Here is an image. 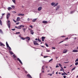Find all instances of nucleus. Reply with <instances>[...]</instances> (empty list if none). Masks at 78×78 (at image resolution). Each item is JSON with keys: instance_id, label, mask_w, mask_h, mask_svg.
Wrapping results in <instances>:
<instances>
[{"instance_id": "nucleus-1", "label": "nucleus", "mask_w": 78, "mask_h": 78, "mask_svg": "<svg viewBox=\"0 0 78 78\" xmlns=\"http://www.w3.org/2000/svg\"><path fill=\"white\" fill-rule=\"evenodd\" d=\"M13 59L14 60L16 61L17 59L18 61H19L20 62V59H19V58H18L15 55V54H13Z\"/></svg>"}, {"instance_id": "nucleus-2", "label": "nucleus", "mask_w": 78, "mask_h": 78, "mask_svg": "<svg viewBox=\"0 0 78 78\" xmlns=\"http://www.w3.org/2000/svg\"><path fill=\"white\" fill-rule=\"evenodd\" d=\"M7 25H8L9 28H10V27L11 26V22H10V21H8V23H7Z\"/></svg>"}, {"instance_id": "nucleus-3", "label": "nucleus", "mask_w": 78, "mask_h": 78, "mask_svg": "<svg viewBox=\"0 0 78 78\" xmlns=\"http://www.w3.org/2000/svg\"><path fill=\"white\" fill-rule=\"evenodd\" d=\"M10 15L11 14L9 13L6 15V18L7 19H9V16H10Z\"/></svg>"}, {"instance_id": "nucleus-4", "label": "nucleus", "mask_w": 78, "mask_h": 78, "mask_svg": "<svg viewBox=\"0 0 78 78\" xmlns=\"http://www.w3.org/2000/svg\"><path fill=\"white\" fill-rule=\"evenodd\" d=\"M34 44L35 45H39V44L36 42V41H34Z\"/></svg>"}, {"instance_id": "nucleus-5", "label": "nucleus", "mask_w": 78, "mask_h": 78, "mask_svg": "<svg viewBox=\"0 0 78 78\" xmlns=\"http://www.w3.org/2000/svg\"><path fill=\"white\" fill-rule=\"evenodd\" d=\"M68 51V50L67 49H65L63 50V53H66Z\"/></svg>"}, {"instance_id": "nucleus-6", "label": "nucleus", "mask_w": 78, "mask_h": 78, "mask_svg": "<svg viewBox=\"0 0 78 78\" xmlns=\"http://www.w3.org/2000/svg\"><path fill=\"white\" fill-rule=\"evenodd\" d=\"M25 39H27L28 41H30V38L29 37H25Z\"/></svg>"}, {"instance_id": "nucleus-7", "label": "nucleus", "mask_w": 78, "mask_h": 78, "mask_svg": "<svg viewBox=\"0 0 78 78\" xmlns=\"http://www.w3.org/2000/svg\"><path fill=\"white\" fill-rule=\"evenodd\" d=\"M59 8H60V6L58 5V6H57V7L55 11H57V10H58V9H59Z\"/></svg>"}, {"instance_id": "nucleus-8", "label": "nucleus", "mask_w": 78, "mask_h": 78, "mask_svg": "<svg viewBox=\"0 0 78 78\" xmlns=\"http://www.w3.org/2000/svg\"><path fill=\"white\" fill-rule=\"evenodd\" d=\"M27 76L28 77H29L30 78H32V77H31V75H30V74H28L27 75Z\"/></svg>"}, {"instance_id": "nucleus-9", "label": "nucleus", "mask_w": 78, "mask_h": 78, "mask_svg": "<svg viewBox=\"0 0 78 78\" xmlns=\"http://www.w3.org/2000/svg\"><path fill=\"white\" fill-rule=\"evenodd\" d=\"M30 32L31 33V34H32L33 35V34H34V32H33V30H30Z\"/></svg>"}, {"instance_id": "nucleus-10", "label": "nucleus", "mask_w": 78, "mask_h": 78, "mask_svg": "<svg viewBox=\"0 0 78 78\" xmlns=\"http://www.w3.org/2000/svg\"><path fill=\"white\" fill-rule=\"evenodd\" d=\"M0 45L1 46H3L4 47H5V45L4 44H3V43L1 42H0Z\"/></svg>"}, {"instance_id": "nucleus-11", "label": "nucleus", "mask_w": 78, "mask_h": 78, "mask_svg": "<svg viewBox=\"0 0 78 78\" xmlns=\"http://www.w3.org/2000/svg\"><path fill=\"white\" fill-rule=\"evenodd\" d=\"M25 27V26L21 25L20 26V29H21V28H24V27Z\"/></svg>"}, {"instance_id": "nucleus-12", "label": "nucleus", "mask_w": 78, "mask_h": 78, "mask_svg": "<svg viewBox=\"0 0 78 78\" xmlns=\"http://www.w3.org/2000/svg\"><path fill=\"white\" fill-rule=\"evenodd\" d=\"M45 37H42L41 38V39L42 40V41H44V39H45Z\"/></svg>"}, {"instance_id": "nucleus-13", "label": "nucleus", "mask_w": 78, "mask_h": 78, "mask_svg": "<svg viewBox=\"0 0 78 78\" xmlns=\"http://www.w3.org/2000/svg\"><path fill=\"white\" fill-rule=\"evenodd\" d=\"M41 9H42V7H40L38 9V10L39 11H41Z\"/></svg>"}, {"instance_id": "nucleus-14", "label": "nucleus", "mask_w": 78, "mask_h": 78, "mask_svg": "<svg viewBox=\"0 0 78 78\" xmlns=\"http://www.w3.org/2000/svg\"><path fill=\"white\" fill-rule=\"evenodd\" d=\"M19 20H20V17H18L17 18V19H16V21L17 22H19Z\"/></svg>"}, {"instance_id": "nucleus-15", "label": "nucleus", "mask_w": 78, "mask_h": 78, "mask_svg": "<svg viewBox=\"0 0 78 78\" xmlns=\"http://www.w3.org/2000/svg\"><path fill=\"white\" fill-rule=\"evenodd\" d=\"M42 23H47L48 22L46 21H43L42 22Z\"/></svg>"}, {"instance_id": "nucleus-16", "label": "nucleus", "mask_w": 78, "mask_h": 78, "mask_svg": "<svg viewBox=\"0 0 78 78\" xmlns=\"http://www.w3.org/2000/svg\"><path fill=\"white\" fill-rule=\"evenodd\" d=\"M73 52H78V50L74 49L73 51Z\"/></svg>"}, {"instance_id": "nucleus-17", "label": "nucleus", "mask_w": 78, "mask_h": 78, "mask_svg": "<svg viewBox=\"0 0 78 78\" xmlns=\"http://www.w3.org/2000/svg\"><path fill=\"white\" fill-rule=\"evenodd\" d=\"M37 20V19H34L33 20L32 22H35L36 21V20Z\"/></svg>"}, {"instance_id": "nucleus-18", "label": "nucleus", "mask_w": 78, "mask_h": 78, "mask_svg": "<svg viewBox=\"0 0 78 78\" xmlns=\"http://www.w3.org/2000/svg\"><path fill=\"white\" fill-rule=\"evenodd\" d=\"M8 10L10 11L11 9H12V8L11 7H8Z\"/></svg>"}, {"instance_id": "nucleus-19", "label": "nucleus", "mask_w": 78, "mask_h": 78, "mask_svg": "<svg viewBox=\"0 0 78 78\" xmlns=\"http://www.w3.org/2000/svg\"><path fill=\"white\" fill-rule=\"evenodd\" d=\"M24 31V33H25V31L27 30V28H24L23 29Z\"/></svg>"}, {"instance_id": "nucleus-20", "label": "nucleus", "mask_w": 78, "mask_h": 78, "mask_svg": "<svg viewBox=\"0 0 78 78\" xmlns=\"http://www.w3.org/2000/svg\"><path fill=\"white\" fill-rule=\"evenodd\" d=\"M55 5V3L54 2H52L51 3V5L52 6H54V5Z\"/></svg>"}, {"instance_id": "nucleus-21", "label": "nucleus", "mask_w": 78, "mask_h": 78, "mask_svg": "<svg viewBox=\"0 0 78 78\" xmlns=\"http://www.w3.org/2000/svg\"><path fill=\"white\" fill-rule=\"evenodd\" d=\"M6 45L7 47H9V45L8 44V42H6Z\"/></svg>"}, {"instance_id": "nucleus-22", "label": "nucleus", "mask_w": 78, "mask_h": 78, "mask_svg": "<svg viewBox=\"0 0 78 78\" xmlns=\"http://www.w3.org/2000/svg\"><path fill=\"white\" fill-rule=\"evenodd\" d=\"M0 25L2 26V20H0Z\"/></svg>"}, {"instance_id": "nucleus-23", "label": "nucleus", "mask_w": 78, "mask_h": 78, "mask_svg": "<svg viewBox=\"0 0 78 78\" xmlns=\"http://www.w3.org/2000/svg\"><path fill=\"white\" fill-rule=\"evenodd\" d=\"M9 53H10V54H11V55H13V52H12L9 51Z\"/></svg>"}, {"instance_id": "nucleus-24", "label": "nucleus", "mask_w": 78, "mask_h": 78, "mask_svg": "<svg viewBox=\"0 0 78 78\" xmlns=\"http://www.w3.org/2000/svg\"><path fill=\"white\" fill-rule=\"evenodd\" d=\"M21 39H22L23 40H25V38H24L23 37H21Z\"/></svg>"}, {"instance_id": "nucleus-25", "label": "nucleus", "mask_w": 78, "mask_h": 78, "mask_svg": "<svg viewBox=\"0 0 78 78\" xmlns=\"http://www.w3.org/2000/svg\"><path fill=\"white\" fill-rule=\"evenodd\" d=\"M58 5V3H56L54 7H55V6H57V5Z\"/></svg>"}, {"instance_id": "nucleus-26", "label": "nucleus", "mask_w": 78, "mask_h": 78, "mask_svg": "<svg viewBox=\"0 0 78 78\" xmlns=\"http://www.w3.org/2000/svg\"><path fill=\"white\" fill-rule=\"evenodd\" d=\"M76 68V67H74V68H73V69L71 70V71H73L74 70H75Z\"/></svg>"}, {"instance_id": "nucleus-27", "label": "nucleus", "mask_w": 78, "mask_h": 78, "mask_svg": "<svg viewBox=\"0 0 78 78\" xmlns=\"http://www.w3.org/2000/svg\"><path fill=\"white\" fill-rule=\"evenodd\" d=\"M44 66H43L42 67V70H44Z\"/></svg>"}, {"instance_id": "nucleus-28", "label": "nucleus", "mask_w": 78, "mask_h": 78, "mask_svg": "<svg viewBox=\"0 0 78 78\" xmlns=\"http://www.w3.org/2000/svg\"><path fill=\"white\" fill-rule=\"evenodd\" d=\"M74 12L75 11H72L70 12V13L72 14L73 13V12Z\"/></svg>"}, {"instance_id": "nucleus-29", "label": "nucleus", "mask_w": 78, "mask_h": 78, "mask_svg": "<svg viewBox=\"0 0 78 78\" xmlns=\"http://www.w3.org/2000/svg\"><path fill=\"white\" fill-rule=\"evenodd\" d=\"M15 28H18V29H20V26H19L18 27L16 26L15 27Z\"/></svg>"}, {"instance_id": "nucleus-30", "label": "nucleus", "mask_w": 78, "mask_h": 78, "mask_svg": "<svg viewBox=\"0 0 78 78\" xmlns=\"http://www.w3.org/2000/svg\"><path fill=\"white\" fill-rule=\"evenodd\" d=\"M45 45L46 46V47H48V44H47V43H46L45 44Z\"/></svg>"}, {"instance_id": "nucleus-31", "label": "nucleus", "mask_w": 78, "mask_h": 78, "mask_svg": "<svg viewBox=\"0 0 78 78\" xmlns=\"http://www.w3.org/2000/svg\"><path fill=\"white\" fill-rule=\"evenodd\" d=\"M0 33H3V31H2L1 29H0Z\"/></svg>"}, {"instance_id": "nucleus-32", "label": "nucleus", "mask_w": 78, "mask_h": 78, "mask_svg": "<svg viewBox=\"0 0 78 78\" xmlns=\"http://www.w3.org/2000/svg\"><path fill=\"white\" fill-rule=\"evenodd\" d=\"M12 1L14 3H16V0H12Z\"/></svg>"}, {"instance_id": "nucleus-33", "label": "nucleus", "mask_w": 78, "mask_h": 78, "mask_svg": "<svg viewBox=\"0 0 78 78\" xmlns=\"http://www.w3.org/2000/svg\"><path fill=\"white\" fill-rule=\"evenodd\" d=\"M20 16H24V14H20Z\"/></svg>"}, {"instance_id": "nucleus-34", "label": "nucleus", "mask_w": 78, "mask_h": 78, "mask_svg": "<svg viewBox=\"0 0 78 78\" xmlns=\"http://www.w3.org/2000/svg\"><path fill=\"white\" fill-rule=\"evenodd\" d=\"M20 64L22 65H23V63H22V61H21V60H20Z\"/></svg>"}, {"instance_id": "nucleus-35", "label": "nucleus", "mask_w": 78, "mask_h": 78, "mask_svg": "<svg viewBox=\"0 0 78 78\" xmlns=\"http://www.w3.org/2000/svg\"><path fill=\"white\" fill-rule=\"evenodd\" d=\"M8 48H9V50H11V48L9 46V47H8Z\"/></svg>"}, {"instance_id": "nucleus-36", "label": "nucleus", "mask_w": 78, "mask_h": 78, "mask_svg": "<svg viewBox=\"0 0 78 78\" xmlns=\"http://www.w3.org/2000/svg\"><path fill=\"white\" fill-rule=\"evenodd\" d=\"M53 61V58L51 59H50L49 61V62H51V61Z\"/></svg>"}, {"instance_id": "nucleus-37", "label": "nucleus", "mask_w": 78, "mask_h": 78, "mask_svg": "<svg viewBox=\"0 0 78 78\" xmlns=\"http://www.w3.org/2000/svg\"><path fill=\"white\" fill-rule=\"evenodd\" d=\"M78 62H76V63H75V65L76 66H77V65H78Z\"/></svg>"}, {"instance_id": "nucleus-38", "label": "nucleus", "mask_w": 78, "mask_h": 78, "mask_svg": "<svg viewBox=\"0 0 78 78\" xmlns=\"http://www.w3.org/2000/svg\"><path fill=\"white\" fill-rule=\"evenodd\" d=\"M12 7L13 9H14L15 7L14 5L12 6Z\"/></svg>"}, {"instance_id": "nucleus-39", "label": "nucleus", "mask_w": 78, "mask_h": 78, "mask_svg": "<svg viewBox=\"0 0 78 78\" xmlns=\"http://www.w3.org/2000/svg\"><path fill=\"white\" fill-rule=\"evenodd\" d=\"M38 41H39V42H41V40L39 39V38H38L37 40Z\"/></svg>"}, {"instance_id": "nucleus-40", "label": "nucleus", "mask_w": 78, "mask_h": 78, "mask_svg": "<svg viewBox=\"0 0 78 78\" xmlns=\"http://www.w3.org/2000/svg\"><path fill=\"white\" fill-rule=\"evenodd\" d=\"M48 57V56H44V58H47Z\"/></svg>"}, {"instance_id": "nucleus-41", "label": "nucleus", "mask_w": 78, "mask_h": 78, "mask_svg": "<svg viewBox=\"0 0 78 78\" xmlns=\"http://www.w3.org/2000/svg\"><path fill=\"white\" fill-rule=\"evenodd\" d=\"M31 28H33V26L32 25H30L29 26Z\"/></svg>"}, {"instance_id": "nucleus-42", "label": "nucleus", "mask_w": 78, "mask_h": 78, "mask_svg": "<svg viewBox=\"0 0 78 78\" xmlns=\"http://www.w3.org/2000/svg\"><path fill=\"white\" fill-rule=\"evenodd\" d=\"M52 49H56V48H55V47H52Z\"/></svg>"}, {"instance_id": "nucleus-43", "label": "nucleus", "mask_w": 78, "mask_h": 78, "mask_svg": "<svg viewBox=\"0 0 78 78\" xmlns=\"http://www.w3.org/2000/svg\"><path fill=\"white\" fill-rule=\"evenodd\" d=\"M61 68H62V69L63 72H64V69H63V68L62 67H61Z\"/></svg>"}, {"instance_id": "nucleus-44", "label": "nucleus", "mask_w": 78, "mask_h": 78, "mask_svg": "<svg viewBox=\"0 0 78 78\" xmlns=\"http://www.w3.org/2000/svg\"><path fill=\"white\" fill-rule=\"evenodd\" d=\"M20 34V32H16V34Z\"/></svg>"}, {"instance_id": "nucleus-45", "label": "nucleus", "mask_w": 78, "mask_h": 78, "mask_svg": "<svg viewBox=\"0 0 78 78\" xmlns=\"http://www.w3.org/2000/svg\"><path fill=\"white\" fill-rule=\"evenodd\" d=\"M77 61H78V58L76 59L75 60V62H77Z\"/></svg>"}, {"instance_id": "nucleus-46", "label": "nucleus", "mask_w": 78, "mask_h": 78, "mask_svg": "<svg viewBox=\"0 0 78 78\" xmlns=\"http://www.w3.org/2000/svg\"><path fill=\"white\" fill-rule=\"evenodd\" d=\"M64 40H63V41L60 42V43H59V44H61V43H62V42H64Z\"/></svg>"}, {"instance_id": "nucleus-47", "label": "nucleus", "mask_w": 78, "mask_h": 78, "mask_svg": "<svg viewBox=\"0 0 78 78\" xmlns=\"http://www.w3.org/2000/svg\"><path fill=\"white\" fill-rule=\"evenodd\" d=\"M64 40H63V41L60 42V43H59V44H61V43H62V42H64Z\"/></svg>"}, {"instance_id": "nucleus-48", "label": "nucleus", "mask_w": 78, "mask_h": 78, "mask_svg": "<svg viewBox=\"0 0 78 78\" xmlns=\"http://www.w3.org/2000/svg\"><path fill=\"white\" fill-rule=\"evenodd\" d=\"M5 13H2V16H5Z\"/></svg>"}, {"instance_id": "nucleus-49", "label": "nucleus", "mask_w": 78, "mask_h": 78, "mask_svg": "<svg viewBox=\"0 0 78 78\" xmlns=\"http://www.w3.org/2000/svg\"><path fill=\"white\" fill-rule=\"evenodd\" d=\"M15 29H12V31H15Z\"/></svg>"}, {"instance_id": "nucleus-50", "label": "nucleus", "mask_w": 78, "mask_h": 78, "mask_svg": "<svg viewBox=\"0 0 78 78\" xmlns=\"http://www.w3.org/2000/svg\"><path fill=\"white\" fill-rule=\"evenodd\" d=\"M64 74H65V75H67V74L66 73H65V72H64Z\"/></svg>"}, {"instance_id": "nucleus-51", "label": "nucleus", "mask_w": 78, "mask_h": 78, "mask_svg": "<svg viewBox=\"0 0 78 78\" xmlns=\"http://www.w3.org/2000/svg\"><path fill=\"white\" fill-rule=\"evenodd\" d=\"M62 75H65V74L64 73H62Z\"/></svg>"}, {"instance_id": "nucleus-52", "label": "nucleus", "mask_w": 78, "mask_h": 78, "mask_svg": "<svg viewBox=\"0 0 78 78\" xmlns=\"http://www.w3.org/2000/svg\"><path fill=\"white\" fill-rule=\"evenodd\" d=\"M27 20L28 21H30V18H28L27 19Z\"/></svg>"}, {"instance_id": "nucleus-53", "label": "nucleus", "mask_w": 78, "mask_h": 78, "mask_svg": "<svg viewBox=\"0 0 78 78\" xmlns=\"http://www.w3.org/2000/svg\"><path fill=\"white\" fill-rule=\"evenodd\" d=\"M49 75L50 76H51V75H52V74H49ZM48 75H49V74H48Z\"/></svg>"}, {"instance_id": "nucleus-54", "label": "nucleus", "mask_w": 78, "mask_h": 78, "mask_svg": "<svg viewBox=\"0 0 78 78\" xmlns=\"http://www.w3.org/2000/svg\"><path fill=\"white\" fill-rule=\"evenodd\" d=\"M64 78H66V76H63Z\"/></svg>"}, {"instance_id": "nucleus-55", "label": "nucleus", "mask_w": 78, "mask_h": 78, "mask_svg": "<svg viewBox=\"0 0 78 78\" xmlns=\"http://www.w3.org/2000/svg\"><path fill=\"white\" fill-rule=\"evenodd\" d=\"M12 12H13V13H16V12L15 11H13Z\"/></svg>"}, {"instance_id": "nucleus-56", "label": "nucleus", "mask_w": 78, "mask_h": 78, "mask_svg": "<svg viewBox=\"0 0 78 78\" xmlns=\"http://www.w3.org/2000/svg\"><path fill=\"white\" fill-rule=\"evenodd\" d=\"M55 67L56 68H57V67H59V66H58L57 65Z\"/></svg>"}, {"instance_id": "nucleus-57", "label": "nucleus", "mask_w": 78, "mask_h": 78, "mask_svg": "<svg viewBox=\"0 0 78 78\" xmlns=\"http://www.w3.org/2000/svg\"><path fill=\"white\" fill-rule=\"evenodd\" d=\"M13 20L14 21V22H15V23H16V22L15 21V20Z\"/></svg>"}, {"instance_id": "nucleus-58", "label": "nucleus", "mask_w": 78, "mask_h": 78, "mask_svg": "<svg viewBox=\"0 0 78 78\" xmlns=\"http://www.w3.org/2000/svg\"><path fill=\"white\" fill-rule=\"evenodd\" d=\"M46 69H48V66H46Z\"/></svg>"}, {"instance_id": "nucleus-59", "label": "nucleus", "mask_w": 78, "mask_h": 78, "mask_svg": "<svg viewBox=\"0 0 78 78\" xmlns=\"http://www.w3.org/2000/svg\"><path fill=\"white\" fill-rule=\"evenodd\" d=\"M18 24H19V23H16V25H18Z\"/></svg>"}, {"instance_id": "nucleus-60", "label": "nucleus", "mask_w": 78, "mask_h": 78, "mask_svg": "<svg viewBox=\"0 0 78 78\" xmlns=\"http://www.w3.org/2000/svg\"><path fill=\"white\" fill-rule=\"evenodd\" d=\"M74 40H76V37H75L74 38Z\"/></svg>"}, {"instance_id": "nucleus-61", "label": "nucleus", "mask_w": 78, "mask_h": 78, "mask_svg": "<svg viewBox=\"0 0 78 78\" xmlns=\"http://www.w3.org/2000/svg\"><path fill=\"white\" fill-rule=\"evenodd\" d=\"M68 39V37L66 38L65 39V40H66L67 39Z\"/></svg>"}, {"instance_id": "nucleus-62", "label": "nucleus", "mask_w": 78, "mask_h": 78, "mask_svg": "<svg viewBox=\"0 0 78 78\" xmlns=\"http://www.w3.org/2000/svg\"><path fill=\"white\" fill-rule=\"evenodd\" d=\"M58 65H59V66H61V64H58Z\"/></svg>"}, {"instance_id": "nucleus-63", "label": "nucleus", "mask_w": 78, "mask_h": 78, "mask_svg": "<svg viewBox=\"0 0 78 78\" xmlns=\"http://www.w3.org/2000/svg\"><path fill=\"white\" fill-rule=\"evenodd\" d=\"M25 73H28V72H27V71H25Z\"/></svg>"}, {"instance_id": "nucleus-64", "label": "nucleus", "mask_w": 78, "mask_h": 78, "mask_svg": "<svg viewBox=\"0 0 78 78\" xmlns=\"http://www.w3.org/2000/svg\"><path fill=\"white\" fill-rule=\"evenodd\" d=\"M56 75H58V72H56Z\"/></svg>"}]
</instances>
